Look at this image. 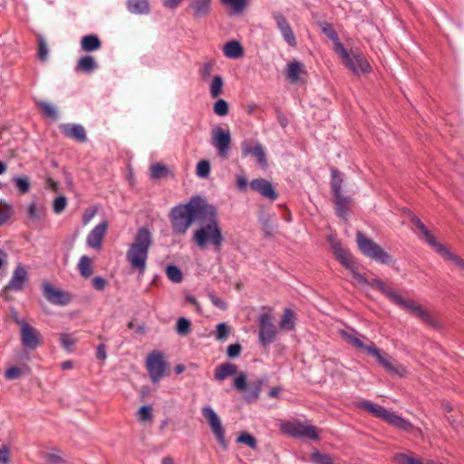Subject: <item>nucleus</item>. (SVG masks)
Wrapping results in <instances>:
<instances>
[{
	"label": "nucleus",
	"instance_id": "nucleus-1",
	"mask_svg": "<svg viewBox=\"0 0 464 464\" xmlns=\"http://www.w3.org/2000/svg\"><path fill=\"white\" fill-rule=\"evenodd\" d=\"M208 203L203 198L197 196L191 198L185 204H179L171 208L169 220L172 231L176 235H184L196 219L204 215Z\"/></svg>",
	"mask_w": 464,
	"mask_h": 464
},
{
	"label": "nucleus",
	"instance_id": "nucleus-2",
	"mask_svg": "<svg viewBox=\"0 0 464 464\" xmlns=\"http://www.w3.org/2000/svg\"><path fill=\"white\" fill-rule=\"evenodd\" d=\"M207 210L202 215L200 220H206L208 223L203 224L194 232L193 240L201 249L206 248L208 246H212L215 250L219 251L224 238L221 228L218 226V211L216 207L210 204Z\"/></svg>",
	"mask_w": 464,
	"mask_h": 464
},
{
	"label": "nucleus",
	"instance_id": "nucleus-3",
	"mask_svg": "<svg viewBox=\"0 0 464 464\" xmlns=\"http://www.w3.org/2000/svg\"><path fill=\"white\" fill-rule=\"evenodd\" d=\"M151 244V232L146 227H140L127 250L126 258L129 264L132 269L137 270L140 275H143L146 270L149 249Z\"/></svg>",
	"mask_w": 464,
	"mask_h": 464
},
{
	"label": "nucleus",
	"instance_id": "nucleus-4",
	"mask_svg": "<svg viewBox=\"0 0 464 464\" xmlns=\"http://www.w3.org/2000/svg\"><path fill=\"white\" fill-rule=\"evenodd\" d=\"M341 336L351 345L361 352H365L368 354L375 357L378 362L382 364L387 370L401 374L405 372V369L401 366L396 367L390 361L386 360L381 353L380 350H378L374 343L362 336L352 328H344L339 331Z\"/></svg>",
	"mask_w": 464,
	"mask_h": 464
},
{
	"label": "nucleus",
	"instance_id": "nucleus-5",
	"mask_svg": "<svg viewBox=\"0 0 464 464\" xmlns=\"http://www.w3.org/2000/svg\"><path fill=\"white\" fill-rule=\"evenodd\" d=\"M372 285L377 287L382 294H384L392 302L396 304L401 308L404 309L408 313L420 318L424 322H430V316L427 310H425L420 304L412 301L404 299L396 290L386 285L380 279H374L372 283Z\"/></svg>",
	"mask_w": 464,
	"mask_h": 464
},
{
	"label": "nucleus",
	"instance_id": "nucleus-6",
	"mask_svg": "<svg viewBox=\"0 0 464 464\" xmlns=\"http://www.w3.org/2000/svg\"><path fill=\"white\" fill-rule=\"evenodd\" d=\"M343 63L354 74H365L372 72V66L366 57L357 49L346 48L341 50L337 54Z\"/></svg>",
	"mask_w": 464,
	"mask_h": 464
},
{
	"label": "nucleus",
	"instance_id": "nucleus-7",
	"mask_svg": "<svg viewBox=\"0 0 464 464\" xmlns=\"http://www.w3.org/2000/svg\"><path fill=\"white\" fill-rule=\"evenodd\" d=\"M357 244L361 252L366 256L385 265L392 262V256L387 252L361 232L357 233Z\"/></svg>",
	"mask_w": 464,
	"mask_h": 464
},
{
	"label": "nucleus",
	"instance_id": "nucleus-8",
	"mask_svg": "<svg viewBox=\"0 0 464 464\" xmlns=\"http://www.w3.org/2000/svg\"><path fill=\"white\" fill-rule=\"evenodd\" d=\"M280 430L284 433L295 438L305 437L314 440H316L319 438L318 430L314 426L300 420L281 421Z\"/></svg>",
	"mask_w": 464,
	"mask_h": 464
},
{
	"label": "nucleus",
	"instance_id": "nucleus-9",
	"mask_svg": "<svg viewBox=\"0 0 464 464\" xmlns=\"http://www.w3.org/2000/svg\"><path fill=\"white\" fill-rule=\"evenodd\" d=\"M146 368L152 382H159L166 374L168 363L160 352H152L146 360Z\"/></svg>",
	"mask_w": 464,
	"mask_h": 464
},
{
	"label": "nucleus",
	"instance_id": "nucleus-10",
	"mask_svg": "<svg viewBox=\"0 0 464 464\" xmlns=\"http://www.w3.org/2000/svg\"><path fill=\"white\" fill-rule=\"evenodd\" d=\"M202 415L208 420V423L211 429V431L215 435L218 442L224 449L227 448V442L225 438V429L222 425L221 420L218 415L215 412V411L209 407L205 406L202 408Z\"/></svg>",
	"mask_w": 464,
	"mask_h": 464
},
{
	"label": "nucleus",
	"instance_id": "nucleus-11",
	"mask_svg": "<svg viewBox=\"0 0 464 464\" xmlns=\"http://www.w3.org/2000/svg\"><path fill=\"white\" fill-rule=\"evenodd\" d=\"M231 134L228 129L216 127L212 130V145L218 155L227 158L230 150Z\"/></svg>",
	"mask_w": 464,
	"mask_h": 464
},
{
	"label": "nucleus",
	"instance_id": "nucleus-12",
	"mask_svg": "<svg viewBox=\"0 0 464 464\" xmlns=\"http://www.w3.org/2000/svg\"><path fill=\"white\" fill-rule=\"evenodd\" d=\"M260 325L259 341L263 345H267L274 342L277 334V329L272 322V317L268 314H263L258 317Z\"/></svg>",
	"mask_w": 464,
	"mask_h": 464
},
{
	"label": "nucleus",
	"instance_id": "nucleus-13",
	"mask_svg": "<svg viewBox=\"0 0 464 464\" xmlns=\"http://www.w3.org/2000/svg\"><path fill=\"white\" fill-rule=\"evenodd\" d=\"M17 324L21 327L22 344L30 350L36 349L41 343L40 333L23 320L17 321Z\"/></svg>",
	"mask_w": 464,
	"mask_h": 464
},
{
	"label": "nucleus",
	"instance_id": "nucleus-14",
	"mask_svg": "<svg viewBox=\"0 0 464 464\" xmlns=\"http://www.w3.org/2000/svg\"><path fill=\"white\" fill-rule=\"evenodd\" d=\"M272 17L285 42L289 46L295 47L297 45L296 37L287 19L278 12L273 13Z\"/></svg>",
	"mask_w": 464,
	"mask_h": 464
},
{
	"label": "nucleus",
	"instance_id": "nucleus-15",
	"mask_svg": "<svg viewBox=\"0 0 464 464\" xmlns=\"http://www.w3.org/2000/svg\"><path fill=\"white\" fill-rule=\"evenodd\" d=\"M108 229L107 221H102L95 226L86 237V244L90 248L100 250L102 248V243L103 237L106 235Z\"/></svg>",
	"mask_w": 464,
	"mask_h": 464
},
{
	"label": "nucleus",
	"instance_id": "nucleus-16",
	"mask_svg": "<svg viewBox=\"0 0 464 464\" xmlns=\"http://www.w3.org/2000/svg\"><path fill=\"white\" fill-rule=\"evenodd\" d=\"M390 425L394 426L404 431L411 433H420V429L415 428L411 421L396 414L394 411H388L382 418Z\"/></svg>",
	"mask_w": 464,
	"mask_h": 464
},
{
	"label": "nucleus",
	"instance_id": "nucleus-17",
	"mask_svg": "<svg viewBox=\"0 0 464 464\" xmlns=\"http://www.w3.org/2000/svg\"><path fill=\"white\" fill-rule=\"evenodd\" d=\"M44 294L46 299L54 304L66 305L72 301V296L68 292L56 289L49 284L44 285Z\"/></svg>",
	"mask_w": 464,
	"mask_h": 464
},
{
	"label": "nucleus",
	"instance_id": "nucleus-18",
	"mask_svg": "<svg viewBox=\"0 0 464 464\" xmlns=\"http://www.w3.org/2000/svg\"><path fill=\"white\" fill-rule=\"evenodd\" d=\"M328 241L330 243L331 248L337 259L347 268L352 269L353 266V257L350 253L344 249L341 243L335 238L334 236L331 235L328 237Z\"/></svg>",
	"mask_w": 464,
	"mask_h": 464
},
{
	"label": "nucleus",
	"instance_id": "nucleus-19",
	"mask_svg": "<svg viewBox=\"0 0 464 464\" xmlns=\"http://www.w3.org/2000/svg\"><path fill=\"white\" fill-rule=\"evenodd\" d=\"M27 279L28 274L26 269L22 265H18L14 270L12 277L6 287L9 290L21 291L27 282Z\"/></svg>",
	"mask_w": 464,
	"mask_h": 464
},
{
	"label": "nucleus",
	"instance_id": "nucleus-20",
	"mask_svg": "<svg viewBox=\"0 0 464 464\" xmlns=\"http://www.w3.org/2000/svg\"><path fill=\"white\" fill-rule=\"evenodd\" d=\"M188 9L195 18H203L209 14L212 0H188Z\"/></svg>",
	"mask_w": 464,
	"mask_h": 464
},
{
	"label": "nucleus",
	"instance_id": "nucleus-21",
	"mask_svg": "<svg viewBox=\"0 0 464 464\" xmlns=\"http://www.w3.org/2000/svg\"><path fill=\"white\" fill-rule=\"evenodd\" d=\"M250 187L253 190L257 191L264 197L270 198L272 200L276 199L277 197L276 191L272 187V184L264 179H257L252 180L250 182Z\"/></svg>",
	"mask_w": 464,
	"mask_h": 464
},
{
	"label": "nucleus",
	"instance_id": "nucleus-22",
	"mask_svg": "<svg viewBox=\"0 0 464 464\" xmlns=\"http://www.w3.org/2000/svg\"><path fill=\"white\" fill-rule=\"evenodd\" d=\"M61 130L63 132L78 141H85L86 140V132L84 128L79 124H63L61 125Z\"/></svg>",
	"mask_w": 464,
	"mask_h": 464
},
{
	"label": "nucleus",
	"instance_id": "nucleus-23",
	"mask_svg": "<svg viewBox=\"0 0 464 464\" xmlns=\"http://www.w3.org/2000/svg\"><path fill=\"white\" fill-rule=\"evenodd\" d=\"M242 151H243L244 156L252 155L256 159L257 162L260 165H262V166L266 165V152L260 143H256L254 147H250L248 144L243 143L242 144Z\"/></svg>",
	"mask_w": 464,
	"mask_h": 464
},
{
	"label": "nucleus",
	"instance_id": "nucleus-24",
	"mask_svg": "<svg viewBox=\"0 0 464 464\" xmlns=\"http://www.w3.org/2000/svg\"><path fill=\"white\" fill-rule=\"evenodd\" d=\"M320 27L322 32L333 42L334 51L336 54L345 48L340 42L339 37L331 24L324 22L320 24Z\"/></svg>",
	"mask_w": 464,
	"mask_h": 464
},
{
	"label": "nucleus",
	"instance_id": "nucleus-25",
	"mask_svg": "<svg viewBox=\"0 0 464 464\" xmlns=\"http://www.w3.org/2000/svg\"><path fill=\"white\" fill-rule=\"evenodd\" d=\"M126 7L133 14H148L150 11L148 0H127Z\"/></svg>",
	"mask_w": 464,
	"mask_h": 464
},
{
	"label": "nucleus",
	"instance_id": "nucleus-26",
	"mask_svg": "<svg viewBox=\"0 0 464 464\" xmlns=\"http://www.w3.org/2000/svg\"><path fill=\"white\" fill-rule=\"evenodd\" d=\"M414 226L420 230L421 233V238L425 240L435 251L437 246H440V244L437 242L436 238L430 234L426 226L420 220V218L414 217L411 219Z\"/></svg>",
	"mask_w": 464,
	"mask_h": 464
},
{
	"label": "nucleus",
	"instance_id": "nucleus-27",
	"mask_svg": "<svg viewBox=\"0 0 464 464\" xmlns=\"http://www.w3.org/2000/svg\"><path fill=\"white\" fill-rule=\"evenodd\" d=\"M29 218L34 222L42 221L46 215V208L42 203L32 201L27 208Z\"/></svg>",
	"mask_w": 464,
	"mask_h": 464
},
{
	"label": "nucleus",
	"instance_id": "nucleus-28",
	"mask_svg": "<svg viewBox=\"0 0 464 464\" xmlns=\"http://www.w3.org/2000/svg\"><path fill=\"white\" fill-rule=\"evenodd\" d=\"M304 72V65L298 61L290 62L286 65V77L291 82H299Z\"/></svg>",
	"mask_w": 464,
	"mask_h": 464
},
{
	"label": "nucleus",
	"instance_id": "nucleus-29",
	"mask_svg": "<svg viewBox=\"0 0 464 464\" xmlns=\"http://www.w3.org/2000/svg\"><path fill=\"white\" fill-rule=\"evenodd\" d=\"M356 407L365 410L366 411L370 412L373 416L380 418L382 420L387 411V410L384 407L380 406L376 403H373L370 401H358V402H356Z\"/></svg>",
	"mask_w": 464,
	"mask_h": 464
},
{
	"label": "nucleus",
	"instance_id": "nucleus-30",
	"mask_svg": "<svg viewBox=\"0 0 464 464\" xmlns=\"http://www.w3.org/2000/svg\"><path fill=\"white\" fill-rule=\"evenodd\" d=\"M208 82L209 94H210L211 98H213V99L218 98L223 93V91H224L225 82H224L223 77L219 74L214 75L211 78V80L208 81Z\"/></svg>",
	"mask_w": 464,
	"mask_h": 464
},
{
	"label": "nucleus",
	"instance_id": "nucleus-31",
	"mask_svg": "<svg viewBox=\"0 0 464 464\" xmlns=\"http://www.w3.org/2000/svg\"><path fill=\"white\" fill-rule=\"evenodd\" d=\"M224 55L230 59H237L244 54L243 48L237 41H229L223 47Z\"/></svg>",
	"mask_w": 464,
	"mask_h": 464
},
{
	"label": "nucleus",
	"instance_id": "nucleus-32",
	"mask_svg": "<svg viewBox=\"0 0 464 464\" xmlns=\"http://www.w3.org/2000/svg\"><path fill=\"white\" fill-rule=\"evenodd\" d=\"M237 372V367L235 364L230 362L223 363L218 366L215 370V379L218 381H224L228 376H231Z\"/></svg>",
	"mask_w": 464,
	"mask_h": 464
},
{
	"label": "nucleus",
	"instance_id": "nucleus-33",
	"mask_svg": "<svg viewBox=\"0 0 464 464\" xmlns=\"http://www.w3.org/2000/svg\"><path fill=\"white\" fill-rule=\"evenodd\" d=\"M81 47L84 52H94L101 48V41L94 34L85 35L81 40Z\"/></svg>",
	"mask_w": 464,
	"mask_h": 464
},
{
	"label": "nucleus",
	"instance_id": "nucleus-34",
	"mask_svg": "<svg viewBox=\"0 0 464 464\" xmlns=\"http://www.w3.org/2000/svg\"><path fill=\"white\" fill-rule=\"evenodd\" d=\"M97 68L95 59L91 55H85L79 59L75 70L82 72H92Z\"/></svg>",
	"mask_w": 464,
	"mask_h": 464
},
{
	"label": "nucleus",
	"instance_id": "nucleus-35",
	"mask_svg": "<svg viewBox=\"0 0 464 464\" xmlns=\"http://www.w3.org/2000/svg\"><path fill=\"white\" fill-rule=\"evenodd\" d=\"M435 252L440 255L444 259L452 261L455 265L464 270V260L451 253L446 246L440 244V246H437Z\"/></svg>",
	"mask_w": 464,
	"mask_h": 464
},
{
	"label": "nucleus",
	"instance_id": "nucleus-36",
	"mask_svg": "<svg viewBox=\"0 0 464 464\" xmlns=\"http://www.w3.org/2000/svg\"><path fill=\"white\" fill-rule=\"evenodd\" d=\"M334 197L337 214L340 217H344L346 215V212H347L349 205H350V199L348 198L344 197L343 195V193L334 194Z\"/></svg>",
	"mask_w": 464,
	"mask_h": 464
},
{
	"label": "nucleus",
	"instance_id": "nucleus-37",
	"mask_svg": "<svg viewBox=\"0 0 464 464\" xmlns=\"http://www.w3.org/2000/svg\"><path fill=\"white\" fill-rule=\"evenodd\" d=\"M92 259L87 256H82L80 258L79 263H78V269H79L80 275L82 277L88 278L91 276V275L92 274Z\"/></svg>",
	"mask_w": 464,
	"mask_h": 464
},
{
	"label": "nucleus",
	"instance_id": "nucleus-38",
	"mask_svg": "<svg viewBox=\"0 0 464 464\" xmlns=\"http://www.w3.org/2000/svg\"><path fill=\"white\" fill-rule=\"evenodd\" d=\"M295 315L290 309H285L279 326L283 330L291 331L295 328Z\"/></svg>",
	"mask_w": 464,
	"mask_h": 464
},
{
	"label": "nucleus",
	"instance_id": "nucleus-39",
	"mask_svg": "<svg viewBox=\"0 0 464 464\" xmlns=\"http://www.w3.org/2000/svg\"><path fill=\"white\" fill-rule=\"evenodd\" d=\"M214 66H215V63L213 62H206L200 66V68L198 70V73H199L201 80L204 82L210 81L211 78L213 77L212 72L214 70Z\"/></svg>",
	"mask_w": 464,
	"mask_h": 464
},
{
	"label": "nucleus",
	"instance_id": "nucleus-40",
	"mask_svg": "<svg viewBox=\"0 0 464 464\" xmlns=\"http://www.w3.org/2000/svg\"><path fill=\"white\" fill-rule=\"evenodd\" d=\"M343 175L336 169H332L331 186L333 194H340L342 192Z\"/></svg>",
	"mask_w": 464,
	"mask_h": 464
},
{
	"label": "nucleus",
	"instance_id": "nucleus-41",
	"mask_svg": "<svg viewBox=\"0 0 464 464\" xmlns=\"http://www.w3.org/2000/svg\"><path fill=\"white\" fill-rule=\"evenodd\" d=\"M221 3L230 7L234 13L239 14L243 12L247 5V0H220Z\"/></svg>",
	"mask_w": 464,
	"mask_h": 464
},
{
	"label": "nucleus",
	"instance_id": "nucleus-42",
	"mask_svg": "<svg viewBox=\"0 0 464 464\" xmlns=\"http://www.w3.org/2000/svg\"><path fill=\"white\" fill-rule=\"evenodd\" d=\"M395 464H419V459L406 453H398L393 456Z\"/></svg>",
	"mask_w": 464,
	"mask_h": 464
},
{
	"label": "nucleus",
	"instance_id": "nucleus-43",
	"mask_svg": "<svg viewBox=\"0 0 464 464\" xmlns=\"http://www.w3.org/2000/svg\"><path fill=\"white\" fill-rule=\"evenodd\" d=\"M166 274L168 278L174 283H179L182 280L180 269L174 265H169L166 267Z\"/></svg>",
	"mask_w": 464,
	"mask_h": 464
},
{
	"label": "nucleus",
	"instance_id": "nucleus-44",
	"mask_svg": "<svg viewBox=\"0 0 464 464\" xmlns=\"http://www.w3.org/2000/svg\"><path fill=\"white\" fill-rule=\"evenodd\" d=\"M311 459L314 464H334L330 455L323 454L318 450L311 454Z\"/></svg>",
	"mask_w": 464,
	"mask_h": 464
},
{
	"label": "nucleus",
	"instance_id": "nucleus-45",
	"mask_svg": "<svg viewBox=\"0 0 464 464\" xmlns=\"http://www.w3.org/2000/svg\"><path fill=\"white\" fill-rule=\"evenodd\" d=\"M13 181L21 193L25 194L29 191L30 181L26 176L14 177Z\"/></svg>",
	"mask_w": 464,
	"mask_h": 464
},
{
	"label": "nucleus",
	"instance_id": "nucleus-46",
	"mask_svg": "<svg viewBox=\"0 0 464 464\" xmlns=\"http://www.w3.org/2000/svg\"><path fill=\"white\" fill-rule=\"evenodd\" d=\"M190 326L191 324L189 320L180 317L177 321L176 331L180 335H187L190 332Z\"/></svg>",
	"mask_w": 464,
	"mask_h": 464
},
{
	"label": "nucleus",
	"instance_id": "nucleus-47",
	"mask_svg": "<svg viewBox=\"0 0 464 464\" xmlns=\"http://www.w3.org/2000/svg\"><path fill=\"white\" fill-rule=\"evenodd\" d=\"M38 59L44 62L48 58V47L44 38L42 35H38Z\"/></svg>",
	"mask_w": 464,
	"mask_h": 464
},
{
	"label": "nucleus",
	"instance_id": "nucleus-48",
	"mask_svg": "<svg viewBox=\"0 0 464 464\" xmlns=\"http://www.w3.org/2000/svg\"><path fill=\"white\" fill-rule=\"evenodd\" d=\"M213 111L218 116H226L228 113V103L223 99H218L214 103Z\"/></svg>",
	"mask_w": 464,
	"mask_h": 464
},
{
	"label": "nucleus",
	"instance_id": "nucleus-49",
	"mask_svg": "<svg viewBox=\"0 0 464 464\" xmlns=\"http://www.w3.org/2000/svg\"><path fill=\"white\" fill-rule=\"evenodd\" d=\"M196 173L199 178L206 179L210 173V164L208 160H200L197 164Z\"/></svg>",
	"mask_w": 464,
	"mask_h": 464
},
{
	"label": "nucleus",
	"instance_id": "nucleus-50",
	"mask_svg": "<svg viewBox=\"0 0 464 464\" xmlns=\"http://www.w3.org/2000/svg\"><path fill=\"white\" fill-rule=\"evenodd\" d=\"M168 174V169L166 166L157 163L151 166L150 175L152 179H158Z\"/></svg>",
	"mask_w": 464,
	"mask_h": 464
},
{
	"label": "nucleus",
	"instance_id": "nucleus-51",
	"mask_svg": "<svg viewBox=\"0 0 464 464\" xmlns=\"http://www.w3.org/2000/svg\"><path fill=\"white\" fill-rule=\"evenodd\" d=\"M230 328L226 323H220L217 325L216 339L218 341H225L227 339Z\"/></svg>",
	"mask_w": 464,
	"mask_h": 464
},
{
	"label": "nucleus",
	"instance_id": "nucleus-52",
	"mask_svg": "<svg viewBox=\"0 0 464 464\" xmlns=\"http://www.w3.org/2000/svg\"><path fill=\"white\" fill-rule=\"evenodd\" d=\"M13 215V208L7 203L0 205V225L7 221Z\"/></svg>",
	"mask_w": 464,
	"mask_h": 464
},
{
	"label": "nucleus",
	"instance_id": "nucleus-53",
	"mask_svg": "<svg viewBox=\"0 0 464 464\" xmlns=\"http://www.w3.org/2000/svg\"><path fill=\"white\" fill-rule=\"evenodd\" d=\"M44 459L49 464H59L63 461V457L57 450L45 452L44 455Z\"/></svg>",
	"mask_w": 464,
	"mask_h": 464
},
{
	"label": "nucleus",
	"instance_id": "nucleus-54",
	"mask_svg": "<svg viewBox=\"0 0 464 464\" xmlns=\"http://www.w3.org/2000/svg\"><path fill=\"white\" fill-rule=\"evenodd\" d=\"M60 342H61V344L62 346L67 350V351H71L72 346L75 344L76 343V339L73 338L71 334H62L61 336H60Z\"/></svg>",
	"mask_w": 464,
	"mask_h": 464
},
{
	"label": "nucleus",
	"instance_id": "nucleus-55",
	"mask_svg": "<svg viewBox=\"0 0 464 464\" xmlns=\"http://www.w3.org/2000/svg\"><path fill=\"white\" fill-rule=\"evenodd\" d=\"M237 440L238 443L246 444L252 449H256V439L252 435L246 432L241 433Z\"/></svg>",
	"mask_w": 464,
	"mask_h": 464
},
{
	"label": "nucleus",
	"instance_id": "nucleus-56",
	"mask_svg": "<svg viewBox=\"0 0 464 464\" xmlns=\"http://www.w3.org/2000/svg\"><path fill=\"white\" fill-rule=\"evenodd\" d=\"M39 106L42 108L44 113L52 118L55 119L57 117V112L55 107L48 102H39Z\"/></svg>",
	"mask_w": 464,
	"mask_h": 464
},
{
	"label": "nucleus",
	"instance_id": "nucleus-57",
	"mask_svg": "<svg viewBox=\"0 0 464 464\" xmlns=\"http://www.w3.org/2000/svg\"><path fill=\"white\" fill-rule=\"evenodd\" d=\"M67 205V199L63 196H60L53 200V208L56 214L62 213Z\"/></svg>",
	"mask_w": 464,
	"mask_h": 464
},
{
	"label": "nucleus",
	"instance_id": "nucleus-58",
	"mask_svg": "<svg viewBox=\"0 0 464 464\" xmlns=\"http://www.w3.org/2000/svg\"><path fill=\"white\" fill-rule=\"evenodd\" d=\"M234 387L239 392H244L246 389V375L245 372H240L234 380Z\"/></svg>",
	"mask_w": 464,
	"mask_h": 464
},
{
	"label": "nucleus",
	"instance_id": "nucleus-59",
	"mask_svg": "<svg viewBox=\"0 0 464 464\" xmlns=\"http://www.w3.org/2000/svg\"><path fill=\"white\" fill-rule=\"evenodd\" d=\"M140 420L146 421L152 418V408L150 406H142L138 411Z\"/></svg>",
	"mask_w": 464,
	"mask_h": 464
},
{
	"label": "nucleus",
	"instance_id": "nucleus-60",
	"mask_svg": "<svg viewBox=\"0 0 464 464\" xmlns=\"http://www.w3.org/2000/svg\"><path fill=\"white\" fill-rule=\"evenodd\" d=\"M23 373V370L18 367H10L6 370L5 376L7 380H15L19 378Z\"/></svg>",
	"mask_w": 464,
	"mask_h": 464
},
{
	"label": "nucleus",
	"instance_id": "nucleus-61",
	"mask_svg": "<svg viewBox=\"0 0 464 464\" xmlns=\"http://www.w3.org/2000/svg\"><path fill=\"white\" fill-rule=\"evenodd\" d=\"M92 285L94 289H96L98 291H102L105 289V287L107 285V281L105 278H103L102 276H95L92 280Z\"/></svg>",
	"mask_w": 464,
	"mask_h": 464
},
{
	"label": "nucleus",
	"instance_id": "nucleus-62",
	"mask_svg": "<svg viewBox=\"0 0 464 464\" xmlns=\"http://www.w3.org/2000/svg\"><path fill=\"white\" fill-rule=\"evenodd\" d=\"M209 299H210L211 303L216 307H218V308H219L221 310H226L227 309V304L225 303V301H223L219 297L216 296L215 295L210 294L209 295Z\"/></svg>",
	"mask_w": 464,
	"mask_h": 464
},
{
	"label": "nucleus",
	"instance_id": "nucleus-63",
	"mask_svg": "<svg viewBox=\"0 0 464 464\" xmlns=\"http://www.w3.org/2000/svg\"><path fill=\"white\" fill-rule=\"evenodd\" d=\"M241 346L238 343L230 344L227 347V355L230 358L237 357L240 354Z\"/></svg>",
	"mask_w": 464,
	"mask_h": 464
},
{
	"label": "nucleus",
	"instance_id": "nucleus-64",
	"mask_svg": "<svg viewBox=\"0 0 464 464\" xmlns=\"http://www.w3.org/2000/svg\"><path fill=\"white\" fill-rule=\"evenodd\" d=\"M10 463V451L6 447L0 449V464Z\"/></svg>",
	"mask_w": 464,
	"mask_h": 464
}]
</instances>
